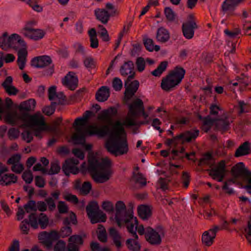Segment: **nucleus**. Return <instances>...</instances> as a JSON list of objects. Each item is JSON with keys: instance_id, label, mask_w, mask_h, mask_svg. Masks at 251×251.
<instances>
[{"instance_id": "f257e3e1", "label": "nucleus", "mask_w": 251, "mask_h": 251, "mask_svg": "<svg viewBox=\"0 0 251 251\" xmlns=\"http://www.w3.org/2000/svg\"><path fill=\"white\" fill-rule=\"evenodd\" d=\"M127 116L125 121L121 123L118 121L113 126L109 139L106 143L105 147L108 151L115 156L126 154L129 150L126 139H121V135L125 134L124 126H136L137 123L133 118L139 117L141 111H143L144 106L142 100L136 99L129 105Z\"/></svg>"}, {"instance_id": "f03ea898", "label": "nucleus", "mask_w": 251, "mask_h": 251, "mask_svg": "<svg viewBox=\"0 0 251 251\" xmlns=\"http://www.w3.org/2000/svg\"><path fill=\"white\" fill-rule=\"evenodd\" d=\"M87 170L97 183H103L111 176V161L107 158L99 159L93 153H89Z\"/></svg>"}, {"instance_id": "7ed1b4c3", "label": "nucleus", "mask_w": 251, "mask_h": 251, "mask_svg": "<svg viewBox=\"0 0 251 251\" xmlns=\"http://www.w3.org/2000/svg\"><path fill=\"white\" fill-rule=\"evenodd\" d=\"M76 132L74 134L72 139L75 144H83L85 142V134L90 135H97L99 137H104L109 133L108 125H102L99 127L97 126L90 125L86 129L82 127H76Z\"/></svg>"}, {"instance_id": "20e7f679", "label": "nucleus", "mask_w": 251, "mask_h": 251, "mask_svg": "<svg viewBox=\"0 0 251 251\" xmlns=\"http://www.w3.org/2000/svg\"><path fill=\"white\" fill-rule=\"evenodd\" d=\"M35 105L36 101L32 99L21 102L18 106V113L17 111L8 112L4 115L5 122L12 126L17 125L22 114L29 113V111L33 110Z\"/></svg>"}, {"instance_id": "39448f33", "label": "nucleus", "mask_w": 251, "mask_h": 251, "mask_svg": "<svg viewBox=\"0 0 251 251\" xmlns=\"http://www.w3.org/2000/svg\"><path fill=\"white\" fill-rule=\"evenodd\" d=\"M185 70L179 67H176L165 77L163 78L161 83V88L167 92L178 85L184 78Z\"/></svg>"}, {"instance_id": "423d86ee", "label": "nucleus", "mask_w": 251, "mask_h": 251, "mask_svg": "<svg viewBox=\"0 0 251 251\" xmlns=\"http://www.w3.org/2000/svg\"><path fill=\"white\" fill-rule=\"evenodd\" d=\"M132 209H126L125 203L122 201H117L115 204V220L119 227H121L123 224L130 222L133 219Z\"/></svg>"}, {"instance_id": "0eeeda50", "label": "nucleus", "mask_w": 251, "mask_h": 251, "mask_svg": "<svg viewBox=\"0 0 251 251\" xmlns=\"http://www.w3.org/2000/svg\"><path fill=\"white\" fill-rule=\"evenodd\" d=\"M157 231L150 226L146 228L145 238L151 245H159L161 244L162 240L161 236H164V230L161 226L156 227Z\"/></svg>"}, {"instance_id": "6e6552de", "label": "nucleus", "mask_w": 251, "mask_h": 251, "mask_svg": "<svg viewBox=\"0 0 251 251\" xmlns=\"http://www.w3.org/2000/svg\"><path fill=\"white\" fill-rule=\"evenodd\" d=\"M20 121L25 123L28 126H47L43 115L37 113L33 115L29 113L22 114L20 117Z\"/></svg>"}, {"instance_id": "1a4fd4ad", "label": "nucleus", "mask_w": 251, "mask_h": 251, "mask_svg": "<svg viewBox=\"0 0 251 251\" xmlns=\"http://www.w3.org/2000/svg\"><path fill=\"white\" fill-rule=\"evenodd\" d=\"M198 28L194 15L192 14H189L187 17V21L182 25L183 36L186 39H192L194 35V30Z\"/></svg>"}, {"instance_id": "9d476101", "label": "nucleus", "mask_w": 251, "mask_h": 251, "mask_svg": "<svg viewBox=\"0 0 251 251\" xmlns=\"http://www.w3.org/2000/svg\"><path fill=\"white\" fill-rule=\"evenodd\" d=\"M199 133V131L198 129L194 131H187L174 137L172 139H167L165 144L170 146L173 143V141H175L176 139H182V144H184L185 142H190L193 139H195L198 136Z\"/></svg>"}, {"instance_id": "9b49d317", "label": "nucleus", "mask_w": 251, "mask_h": 251, "mask_svg": "<svg viewBox=\"0 0 251 251\" xmlns=\"http://www.w3.org/2000/svg\"><path fill=\"white\" fill-rule=\"evenodd\" d=\"M225 161L221 160L216 167L206 171L213 179H217L218 181L222 182L225 176Z\"/></svg>"}, {"instance_id": "f8f14e48", "label": "nucleus", "mask_w": 251, "mask_h": 251, "mask_svg": "<svg viewBox=\"0 0 251 251\" xmlns=\"http://www.w3.org/2000/svg\"><path fill=\"white\" fill-rule=\"evenodd\" d=\"M78 164L79 161L76 158L67 159L62 165V171L66 176H69L71 173L77 174L78 173V169L76 166Z\"/></svg>"}, {"instance_id": "ddd939ff", "label": "nucleus", "mask_w": 251, "mask_h": 251, "mask_svg": "<svg viewBox=\"0 0 251 251\" xmlns=\"http://www.w3.org/2000/svg\"><path fill=\"white\" fill-rule=\"evenodd\" d=\"M131 80H127L126 79L125 82V98L127 100L135 95L139 87V82L138 80L131 81Z\"/></svg>"}, {"instance_id": "4468645a", "label": "nucleus", "mask_w": 251, "mask_h": 251, "mask_svg": "<svg viewBox=\"0 0 251 251\" xmlns=\"http://www.w3.org/2000/svg\"><path fill=\"white\" fill-rule=\"evenodd\" d=\"M117 109L115 107H110L106 109L101 111L98 115V120L104 121L107 124H112V118L117 115Z\"/></svg>"}, {"instance_id": "2eb2a0df", "label": "nucleus", "mask_w": 251, "mask_h": 251, "mask_svg": "<svg viewBox=\"0 0 251 251\" xmlns=\"http://www.w3.org/2000/svg\"><path fill=\"white\" fill-rule=\"evenodd\" d=\"M84 241L80 235H73L68 239L67 246L68 251H79L80 248L83 244Z\"/></svg>"}, {"instance_id": "dca6fc26", "label": "nucleus", "mask_w": 251, "mask_h": 251, "mask_svg": "<svg viewBox=\"0 0 251 251\" xmlns=\"http://www.w3.org/2000/svg\"><path fill=\"white\" fill-rule=\"evenodd\" d=\"M22 33L25 37L35 41L42 39L45 35V32L42 29L27 27L23 29Z\"/></svg>"}, {"instance_id": "f3484780", "label": "nucleus", "mask_w": 251, "mask_h": 251, "mask_svg": "<svg viewBox=\"0 0 251 251\" xmlns=\"http://www.w3.org/2000/svg\"><path fill=\"white\" fill-rule=\"evenodd\" d=\"M78 80L75 74L70 72L62 79V84L71 90H75L78 86Z\"/></svg>"}, {"instance_id": "a211bd4d", "label": "nucleus", "mask_w": 251, "mask_h": 251, "mask_svg": "<svg viewBox=\"0 0 251 251\" xmlns=\"http://www.w3.org/2000/svg\"><path fill=\"white\" fill-rule=\"evenodd\" d=\"M120 72L122 76H126L129 75L126 79L127 80L133 79L135 77L134 65L132 61H128L125 62L121 66Z\"/></svg>"}, {"instance_id": "6ab92c4d", "label": "nucleus", "mask_w": 251, "mask_h": 251, "mask_svg": "<svg viewBox=\"0 0 251 251\" xmlns=\"http://www.w3.org/2000/svg\"><path fill=\"white\" fill-rule=\"evenodd\" d=\"M52 63V60L49 56L43 55L35 57L31 61V65L35 68L46 67Z\"/></svg>"}, {"instance_id": "aec40b11", "label": "nucleus", "mask_w": 251, "mask_h": 251, "mask_svg": "<svg viewBox=\"0 0 251 251\" xmlns=\"http://www.w3.org/2000/svg\"><path fill=\"white\" fill-rule=\"evenodd\" d=\"M19 38V35L17 34H12L11 36H9V39L8 42L6 44H3L4 39L1 38L0 40L1 43L2 44L1 45V48L4 50H7L10 48H12L15 50H17L19 49V46L17 45V40Z\"/></svg>"}, {"instance_id": "412c9836", "label": "nucleus", "mask_w": 251, "mask_h": 251, "mask_svg": "<svg viewBox=\"0 0 251 251\" xmlns=\"http://www.w3.org/2000/svg\"><path fill=\"white\" fill-rule=\"evenodd\" d=\"M249 171L243 162H239L232 167L231 174L235 178L241 176L245 177L249 174Z\"/></svg>"}, {"instance_id": "4be33fe9", "label": "nucleus", "mask_w": 251, "mask_h": 251, "mask_svg": "<svg viewBox=\"0 0 251 251\" xmlns=\"http://www.w3.org/2000/svg\"><path fill=\"white\" fill-rule=\"evenodd\" d=\"M13 78L11 76L6 77L1 85L4 89L5 91L9 95H16L19 92V90L14 86L12 85Z\"/></svg>"}, {"instance_id": "5701e85b", "label": "nucleus", "mask_w": 251, "mask_h": 251, "mask_svg": "<svg viewBox=\"0 0 251 251\" xmlns=\"http://www.w3.org/2000/svg\"><path fill=\"white\" fill-rule=\"evenodd\" d=\"M109 235L112 239L114 245L118 248L122 247V242L124 239L118 230L114 227H111L109 229Z\"/></svg>"}, {"instance_id": "b1692460", "label": "nucleus", "mask_w": 251, "mask_h": 251, "mask_svg": "<svg viewBox=\"0 0 251 251\" xmlns=\"http://www.w3.org/2000/svg\"><path fill=\"white\" fill-rule=\"evenodd\" d=\"M96 18L103 24H106L109 20L111 14L104 8H97L95 10Z\"/></svg>"}, {"instance_id": "393cba45", "label": "nucleus", "mask_w": 251, "mask_h": 251, "mask_svg": "<svg viewBox=\"0 0 251 251\" xmlns=\"http://www.w3.org/2000/svg\"><path fill=\"white\" fill-rule=\"evenodd\" d=\"M215 164L214 157L210 152H206L202 155V157L199 160L198 166H201L203 165H206L212 169Z\"/></svg>"}, {"instance_id": "a878e982", "label": "nucleus", "mask_w": 251, "mask_h": 251, "mask_svg": "<svg viewBox=\"0 0 251 251\" xmlns=\"http://www.w3.org/2000/svg\"><path fill=\"white\" fill-rule=\"evenodd\" d=\"M110 96L109 89L108 87L101 86L96 92V99L100 102L106 101Z\"/></svg>"}, {"instance_id": "bb28decb", "label": "nucleus", "mask_w": 251, "mask_h": 251, "mask_svg": "<svg viewBox=\"0 0 251 251\" xmlns=\"http://www.w3.org/2000/svg\"><path fill=\"white\" fill-rule=\"evenodd\" d=\"M170 33L169 31L163 27L158 28L156 34V39L157 41L165 43L170 39Z\"/></svg>"}, {"instance_id": "cd10ccee", "label": "nucleus", "mask_w": 251, "mask_h": 251, "mask_svg": "<svg viewBox=\"0 0 251 251\" xmlns=\"http://www.w3.org/2000/svg\"><path fill=\"white\" fill-rule=\"evenodd\" d=\"M63 226L61 227L59 231L60 237L65 238L70 236L72 233V229L70 226V223L69 218L64 219L63 222Z\"/></svg>"}, {"instance_id": "c85d7f7f", "label": "nucleus", "mask_w": 251, "mask_h": 251, "mask_svg": "<svg viewBox=\"0 0 251 251\" xmlns=\"http://www.w3.org/2000/svg\"><path fill=\"white\" fill-rule=\"evenodd\" d=\"M138 214L143 220H148L152 214L151 208L146 205H140L138 207Z\"/></svg>"}, {"instance_id": "c756f323", "label": "nucleus", "mask_w": 251, "mask_h": 251, "mask_svg": "<svg viewBox=\"0 0 251 251\" xmlns=\"http://www.w3.org/2000/svg\"><path fill=\"white\" fill-rule=\"evenodd\" d=\"M251 152L250 143L248 141L245 142L236 150L235 152V157L249 154Z\"/></svg>"}, {"instance_id": "7c9ffc66", "label": "nucleus", "mask_w": 251, "mask_h": 251, "mask_svg": "<svg viewBox=\"0 0 251 251\" xmlns=\"http://www.w3.org/2000/svg\"><path fill=\"white\" fill-rule=\"evenodd\" d=\"M88 216L90 219L91 223L92 224L100 222H104L107 219L106 214L103 213L101 210H99L91 215H88Z\"/></svg>"}, {"instance_id": "2f4dec72", "label": "nucleus", "mask_w": 251, "mask_h": 251, "mask_svg": "<svg viewBox=\"0 0 251 251\" xmlns=\"http://www.w3.org/2000/svg\"><path fill=\"white\" fill-rule=\"evenodd\" d=\"M242 0H226L222 6V11L226 12L227 11H233Z\"/></svg>"}, {"instance_id": "473e14b6", "label": "nucleus", "mask_w": 251, "mask_h": 251, "mask_svg": "<svg viewBox=\"0 0 251 251\" xmlns=\"http://www.w3.org/2000/svg\"><path fill=\"white\" fill-rule=\"evenodd\" d=\"M17 181V176L13 174H5L0 179V184L2 185H9Z\"/></svg>"}, {"instance_id": "72a5a7b5", "label": "nucleus", "mask_w": 251, "mask_h": 251, "mask_svg": "<svg viewBox=\"0 0 251 251\" xmlns=\"http://www.w3.org/2000/svg\"><path fill=\"white\" fill-rule=\"evenodd\" d=\"M210 232L209 230L205 231L202 233L201 236L202 244L207 247H210L213 244L214 240L215 238V236L213 234L211 233L210 234Z\"/></svg>"}, {"instance_id": "f704fd0d", "label": "nucleus", "mask_w": 251, "mask_h": 251, "mask_svg": "<svg viewBox=\"0 0 251 251\" xmlns=\"http://www.w3.org/2000/svg\"><path fill=\"white\" fill-rule=\"evenodd\" d=\"M88 35L90 37V47L93 49L97 48L99 47V40L96 29L94 28L90 29L88 31Z\"/></svg>"}, {"instance_id": "c9c22d12", "label": "nucleus", "mask_w": 251, "mask_h": 251, "mask_svg": "<svg viewBox=\"0 0 251 251\" xmlns=\"http://www.w3.org/2000/svg\"><path fill=\"white\" fill-rule=\"evenodd\" d=\"M229 122L227 119H217L215 126L217 129L222 131H227L229 128Z\"/></svg>"}, {"instance_id": "e433bc0d", "label": "nucleus", "mask_w": 251, "mask_h": 251, "mask_svg": "<svg viewBox=\"0 0 251 251\" xmlns=\"http://www.w3.org/2000/svg\"><path fill=\"white\" fill-rule=\"evenodd\" d=\"M168 65V61H164L161 62L157 68L151 72V74L155 76H160L163 72L166 70Z\"/></svg>"}, {"instance_id": "4c0bfd02", "label": "nucleus", "mask_w": 251, "mask_h": 251, "mask_svg": "<svg viewBox=\"0 0 251 251\" xmlns=\"http://www.w3.org/2000/svg\"><path fill=\"white\" fill-rule=\"evenodd\" d=\"M127 248L131 251H139L141 249L140 244L133 239H128L126 242Z\"/></svg>"}, {"instance_id": "58836bf2", "label": "nucleus", "mask_w": 251, "mask_h": 251, "mask_svg": "<svg viewBox=\"0 0 251 251\" xmlns=\"http://www.w3.org/2000/svg\"><path fill=\"white\" fill-rule=\"evenodd\" d=\"M99 207L98 202L95 201H90L86 207L87 215H91L99 211Z\"/></svg>"}, {"instance_id": "ea45409f", "label": "nucleus", "mask_w": 251, "mask_h": 251, "mask_svg": "<svg viewBox=\"0 0 251 251\" xmlns=\"http://www.w3.org/2000/svg\"><path fill=\"white\" fill-rule=\"evenodd\" d=\"M164 14L168 21L170 22H174L175 21L177 16L171 8L169 7H165L164 9Z\"/></svg>"}, {"instance_id": "a19ab883", "label": "nucleus", "mask_w": 251, "mask_h": 251, "mask_svg": "<svg viewBox=\"0 0 251 251\" xmlns=\"http://www.w3.org/2000/svg\"><path fill=\"white\" fill-rule=\"evenodd\" d=\"M38 225L42 229H45L49 225V218L46 214L41 213L38 217Z\"/></svg>"}, {"instance_id": "79ce46f5", "label": "nucleus", "mask_w": 251, "mask_h": 251, "mask_svg": "<svg viewBox=\"0 0 251 251\" xmlns=\"http://www.w3.org/2000/svg\"><path fill=\"white\" fill-rule=\"evenodd\" d=\"M133 178L136 183H139L141 186H145L146 185V179L143 177V176L141 173H138L135 174V173H133Z\"/></svg>"}, {"instance_id": "37998d69", "label": "nucleus", "mask_w": 251, "mask_h": 251, "mask_svg": "<svg viewBox=\"0 0 251 251\" xmlns=\"http://www.w3.org/2000/svg\"><path fill=\"white\" fill-rule=\"evenodd\" d=\"M60 170V166L58 161L56 160L54 162H51L50 163V168L48 172V174L52 175L58 174Z\"/></svg>"}, {"instance_id": "c03bdc74", "label": "nucleus", "mask_w": 251, "mask_h": 251, "mask_svg": "<svg viewBox=\"0 0 251 251\" xmlns=\"http://www.w3.org/2000/svg\"><path fill=\"white\" fill-rule=\"evenodd\" d=\"M24 207L27 213H30L31 211L36 212L37 211L36 202L34 200L28 201L24 205Z\"/></svg>"}, {"instance_id": "a18cd8bd", "label": "nucleus", "mask_w": 251, "mask_h": 251, "mask_svg": "<svg viewBox=\"0 0 251 251\" xmlns=\"http://www.w3.org/2000/svg\"><path fill=\"white\" fill-rule=\"evenodd\" d=\"M29 224L34 229H37L38 227V219L36 216V213H32L28 216Z\"/></svg>"}, {"instance_id": "49530a36", "label": "nucleus", "mask_w": 251, "mask_h": 251, "mask_svg": "<svg viewBox=\"0 0 251 251\" xmlns=\"http://www.w3.org/2000/svg\"><path fill=\"white\" fill-rule=\"evenodd\" d=\"M56 102H51L49 106H45L42 109L43 112L47 116H50L55 111Z\"/></svg>"}, {"instance_id": "de8ad7c7", "label": "nucleus", "mask_w": 251, "mask_h": 251, "mask_svg": "<svg viewBox=\"0 0 251 251\" xmlns=\"http://www.w3.org/2000/svg\"><path fill=\"white\" fill-rule=\"evenodd\" d=\"M92 189V184L89 181H85L83 183L80 190V193L83 195H88Z\"/></svg>"}, {"instance_id": "09e8293b", "label": "nucleus", "mask_w": 251, "mask_h": 251, "mask_svg": "<svg viewBox=\"0 0 251 251\" xmlns=\"http://www.w3.org/2000/svg\"><path fill=\"white\" fill-rule=\"evenodd\" d=\"M238 105L239 108V114L249 112L251 109L250 105L248 103H245L244 101H239L238 102Z\"/></svg>"}, {"instance_id": "8fccbe9b", "label": "nucleus", "mask_w": 251, "mask_h": 251, "mask_svg": "<svg viewBox=\"0 0 251 251\" xmlns=\"http://www.w3.org/2000/svg\"><path fill=\"white\" fill-rule=\"evenodd\" d=\"M101 207L106 212L110 213L114 212V205L112 202L110 201H103Z\"/></svg>"}, {"instance_id": "3c124183", "label": "nucleus", "mask_w": 251, "mask_h": 251, "mask_svg": "<svg viewBox=\"0 0 251 251\" xmlns=\"http://www.w3.org/2000/svg\"><path fill=\"white\" fill-rule=\"evenodd\" d=\"M66 242L63 240H60L57 241L53 247L54 251H65L67 247Z\"/></svg>"}, {"instance_id": "603ef678", "label": "nucleus", "mask_w": 251, "mask_h": 251, "mask_svg": "<svg viewBox=\"0 0 251 251\" xmlns=\"http://www.w3.org/2000/svg\"><path fill=\"white\" fill-rule=\"evenodd\" d=\"M21 159V156L20 154H15L13 155L7 161L8 165H14L18 163H19Z\"/></svg>"}, {"instance_id": "864d4df0", "label": "nucleus", "mask_w": 251, "mask_h": 251, "mask_svg": "<svg viewBox=\"0 0 251 251\" xmlns=\"http://www.w3.org/2000/svg\"><path fill=\"white\" fill-rule=\"evenodd\" d=\"M143 43L147 50L149 51H152L154 50V45L152 39L147 38H144Z\"/></svg>"}, {"instance_id": "5fc2aeb1", "label": "nucleus", "mask_w": 251, "mask_h": 251, "mask_svg": "<svg viewBox=\"0 0 251 251\" xmlns=\"http://www.w3.org/2000/svg\"><path fill=\"white\" fill-rule=\"evenodd\" d=\"M8 136L10 140H12L18 138L19 136V131L15 128H10L8 131Z\"/></svg>"}, {"instance_id": "6e6d98bb", "label": "nucleus", "mask_w": 251, "mask_h": 251, "mask_svg": "<svg viewBox=\"0 0 251 251\" xmlns=\"http://www.w3.org/2000/svg\"><path fill=\"white\" fill-rule=\"evenodd\" d=\"M84 66L88 69H94L96 67V63L94 59L91 57H86L84 61Z\"/></svg>"}, {"instance_id": "4d7b16f0", "label": "nucleus", "mask_w": 251, "mask_h": 251, "mask_svg": "<svg viewBox=\"0 0 251 251\" xmlns=\"http://www.w3.org/2000/svg\"><path fill=\"white\" fill-rule=\"evenodd\" d=\"M22 178L26 183H31L33 180V175L31 171L24 172L22 175Z\"/></svg>"}, {"instance_id": "13d9d810", "label": "nucleus", "mask_w": 251, "mask_h": 251, "mask_svg": "<svg viewBox=\"0 0 251 251\" xmlns=\"http://www.w3.org/2000/svg\"><path fill=\"white\" fill-rule=\"evenodd\" d=\"M112 86L115 90H121L123 87V83L121 80L118 77H115L112 81Z\"/></svg>"}, {"instance_id": "bf43d9fd", "label": "nucleus", "mask_w": 251, "mask_h": 251, "mask_svg": "<svg viewBox=\"0 0 251 251\" xmlns=\"http://www.w3.org/2000/svg\"><path fill=\"white\" fill-rule=\"evenodd\" d=\"M136 64L137 69L140 72H142L145 69V61L143 57H138L136 59Z\"/></svg>"}, {"instance_id": "052dcab7", "label": "nucleus", "mask_w": 251, "mask_h": 251, "mask_svg": "<svg viewBox=\"0 0 251 251\" xmlns=\"http://www.w3.org/2000/svg\"><path fill=\"white\" fill-rule=\"evenodd\" d=\"M217 119L211 118L210 116L207 115L203 118V125L205 126H211L216 123Z\"/></svg>"}, {"instance_id": "680f3d73", "label": "nucleus", "mask_w": 251, "mask_h": 251, "mask_svg": "<svg viewBox=\"0 0 251 251\" xmlns=\"http://www.w3.org/2000/svg\"><path fill=\"white\" fill-rule=\"evenodd\" d=\"M64 199L68 201L72 202L74 204L78 202V199L75 195L68 193L64 196Z\"/></svg>"}, {"instance_id": "e2e57ef3", "label": "nucleus", "mask_w": 251, "mask_h": 251, "mask_svg": "<svg viewBox=\"0 0 251 251\" xmlns=\"http://www.w3.org/2000/svg\"><path fill=\"white\" fill-rule=\"evenodd\" d=\"M11 169L12 172L16 174H21L24 170V167L23 164L19 162L14 165H12Z\"/></svg>"}, {"instance_id": "0e129e2a", "label": "nucleus", "mask_w": 251, "mask_h": 251, "mask_svg": "<svg viewBox=\"0 0 251 251\" xmlns=\"http://www.w3.org/2000/svg\"><path fill=\"white\" fill-rule=\"evenodd\" d=\"M168 182L169 180L168 179L162 177H160L158 180V184L163 191L168 189Z\"/></svg>"}, {"instance_id": "69168bd1", "label": "nucleus", "mask_w": 251, "mask_h": 251, "mask_svg": "<svg viewBox=\"0 0 251 251\" xmlns=\"http://www.w3.org/2000/svg\"><path fill=\"white\" fill-rule=\"evenodd\" d=\"M225 33L230 38L235 37L237 35L240 34L241 30L239 28H235L233 31H229L226 29L224 31Z\"/></svg>"}, {"instance_id": "338daca9", "label": "nucleus", "mask_w": 251, "mask_h": 251, "mask_svg": "<svg viewBox=\"0 0 251 251\" xmlns=\"http://www.w3.org/2000/svg\"><path fill=\"white\" fill-rule=\"evenodd\" d=\"M58 209L60 213H66L68 211V207L63 201H59L58 204Z\"/></svg>"}, {"instance_id": "774afa93", "label": "nucleus", "mask_w": 251, "mask_h": 251, "mask_svg": "<svg viewBox=\"0 0 251 251\" xmlns=\"http://www.w3.org/2000/svg\"><path fill=\"white\" fill-rule=\"evenodd\" d=\"M29 224L28 221L27 219H25L22 222L20 225V228L25 234H28L29 230V227L28 226Z\"/></svg>"}]
</instances>
